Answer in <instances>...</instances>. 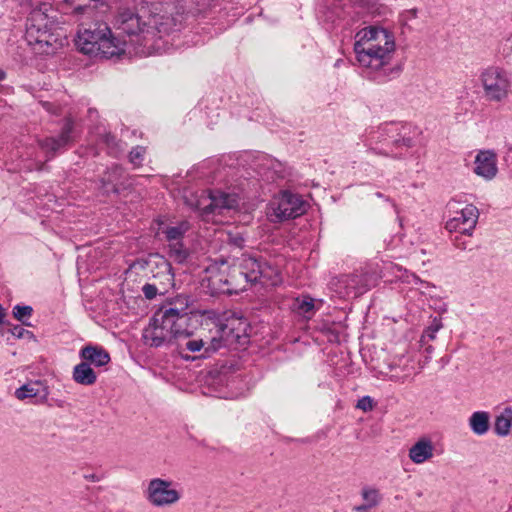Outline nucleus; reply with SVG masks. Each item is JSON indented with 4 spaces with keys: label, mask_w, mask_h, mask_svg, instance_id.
Masks as SVG:
<instances>
[{
    "label": "nucleus",
    "mask_w": 512,
    "mask_h": 512,
    "mask_svg": "<svg viewBox=\"0 0 512 512\" xmlns=\"http://www.w3.org/2000/svg\"><path fill=\"white\" fill-rule=\"evenodd\" d=\"M354 52L362 68L380 71L392 61L395 52L394 36L384 28L365 27L355 35Z\"/></svg>",
    "instance_id": "1"
},
{
    "label": "nucleus",
    "mask_w": 512,
    "mask_h": 512,
    "mask_svg": "<svg viewBox=\"0 0 512 512\" xmlns=\"http://www.w3.org/2000/svg\"><path fill=\"white\" fill-rule=\"evenodd\" d=\"M75 45L83 54L111 58L125 52L126 42L113 36L106 23L97 22L89 28L79 29Z\"/></svg>",
    "instance_id": "2"
},
{
    "label": "nucleus",
    "mask_w": 512,
    "mask_h": 512,
    "mask_svg": "<svg viewBox=\"0 0 512 512\" xmlns=\"http://www.w3.org/2000/svg\"><path fill=\"white\" fill-rule=\"evenodd\" d=\"M245 325L237 320H230L227 323H218L211 319H206L202 323V331H209L210 344L207 350L216 352L222 347H229L236 343L243 344L241 340L244 338L240 335V326Z\"/></svg>",
    "instance_id": "3"
},
{
    "label": "nucleus",
    "mask_w": 512,
    "mask_h": 512,
    "mask_svg": "<svg viewBox=\"0 0 512 512\" xmlns=\"http://www.w3.org/2000/svg\"><path fill=\"white\" fill-rule=\"evenodd\" d=\"M188 298L184 295L166 297L162 301V330L173 337L184 334L187 326Z\"/></svg>",
    "instance_id": "4"
},
{
    "label": "nucleus",
    "mask_w": 512,
    "mask_h": 512,
    "mask_svg": "<svg viewBox=\"0 0 512 512\" xmlns=\"http://www.w3.org/2000/svg\"><path fill=\"white\" fill-rule=\"evenodd\" d=\"M480 81L486 100L501 102L508 96L510 77L505 69L498 66H490L481 72Z\"/></svg>",
    "instance_id": "5"
},
{
    "label": "nucleus",
    "mask_w": 512,
    "mask_h": 512,
    "mask_svg": "<svg viewBox=\"0 0 512 512\" xmlns=\"http://www.w3.org/2000/svg\"><path fill=\"white\" fill-rule=\"evenodd\" d=\"M371 277L367 273L356 272L331 279L330 288L341 298L357 297L367 292Z\"/></svg>",
    "instance_id": "6"
},
{
    "label": "nucleus",
    "mask_w": 512,
    "mask_h": 512,
    "mask_svg": "<svg viewBox=\"0 0 512 512\" xmlns=\"http://www.w3.org/2000/svg\"><path fill=\"white\" fill-rule=\"evenodd\" d=\"M210 203L203 207L198 206L200 215L206 221L218 222L216 216L224 215L239 209V198L235 193L215 191L209 195Z\"/></svg>",
    "instance_id": "7"
},
{
    "label": "nucleus",
    "mask_w": 512,
    "mask_h": 512,
    "mask_svg": "<svg viewBox=\"0 0 512 512\" xmlns=\"http://www.w3.org/2000/svg\"><path fill=\"white\" fill-rule=\"evenodd\" d=\"M190 230L188 221H181L174 225L167 226L163 231L167 242V254L170 259L177 263H183L189 251L184 243L185 234Z\"/></svg>",
    "instance_id": "8"
},
{
    "label": "nucleus",
    "mask_w": 512,
    "mask_h": 512,
    "mask_svg": "<svg viewBox=\"0 0 512 512\" xmlns=\"http://www.w3.org/2000/svg\"><path fill=\"white\" fill-rule=\"evenodd\" d=\"M115 25L118 30L128 35H133L138 32H141L142 40L144 41V47L148 48L147 54L150 55L156 52L155 47L152 44H149V42L153 38L149 36H154V33L151 32L147 27L145 29L144 26H141L140 17L137 14H135L132 10L124 9L119 11L116 17Z\"/></svg>",
    "instance_id": "9"
},
{
    "label": "nucleus",
    "mask_w": 512,
    "mask_h": 512,
    "mask_svg": "<svg viewBox=\"0 0 512 512\" xmlns=\"http://www.w3.org/2000/svg\"><path fill=\"white\" fill-rule=\"evenodd\" d=\"M244 267L249 270L251 283H261L264 286H276L281 282L278 269L266 262H260L255 257H244Z\"/></svg>",
    "instance_id": "10"
},
{
    "label": "nucleus",
    "mask_w": 512,
    "mask_h": 512,
    "mask_svg": "<svg viewBox=\"0 0 512 512\" xmlns=\"http://www.w3.org/2000/svg\"><path fill=\"white\" fill-rule=\"evenodd\" d=\"M56 13L53 8L46 3L34 8L27 19L26 38H32L35 35L49 30L55 26Z\"/></svg>",
    "instance_id": "11"
},
{
    "label": "nucleus",
    "mask_w": 512,
    "mask_h": 512,
    "mask_svg": "<svg viewBox=\"0 0 512 512\" xmlns=\"http://www.w3.org/2000/svg\"><path fill=\"white\" fill-rule=\"evenodd\" d=\"M453 216L446 222V229L450 232L471 234L478 220V209L473 205H466L461 209H455Z\"/></svg>",
    "instance_id": "12"
},
{
    "label": "nucleus",
    "mask_w": 512,
    "mask_h": 512,
    "mask_svg": "<svg viewBox=\"0 0 512 512\" xmlns=\"http://www.w3.org/2000/svg\"><path fill=\"white\" fill-rule=\"evenodd\" d=\"M27 40L37 53L49 55L54 54L64 45L65 38L53 27Z\"/></svg>",
    "instance_id": "13"
},
{
    "label": "nucleus",
    "mask_w": 512,
    "mask_h": 512,
    "mask_svg": "<svg viewBox=\"0 0 512 512\" xmlns=\"http://www.w3.org/2000/svg\"><path fill=\"white\" fill-rule=\"evenodd\" d=\"M273 210L279 220L296 218L305 212V202L298 195L284 192L277 200Z\"/></svg>",
    "instance_id": "14"
},
{
    "label": "nucleus",
    "mask_w": 512,
    "mask_h": 512,
    "mask_svg": "<svg viewBox=\"0 0 512 512\" xmlns=\"http://www.w3.org/2000/svg\"><path fill=\"white\" fill-rule=\"evenodd\" d=\"M435 447L428 437L419 438L409 449V459L414 464H423L434 457Z\"/></svg>",
    "instance_id": "15"
},
{
    "label": "nucleus",
    "mask_w": 512,
    "mask_h": 512,
    "mask_svg": "<svg viewBox=\"0 0 512 512\" xmlns=\"http://www.w3.org/2000/svg\"><path fill=\"white\" fill-rule=\"evenodd\" d=\"M73 129V123L71 120H67L65 125L62 128L61 134L59 137H48L44 140L39 141V146L46 152L50 153L51 156L65 147L71 141V132Z\"/></svg>",
    "instance_id": "16"
},
{
    "label": "nucleus",
    "mask_w": 512,
    "mask_h": 512,
    "mask_svg": "<svg viewBox=\"0 0 512 512\" xmlns=\"http://www.w3.org/2000/svg\"><path fill=\"white\" fill-rule=\"evenodd\" d=\"M474 172L485 179H492L497 173L496 155L492 151H480L475 158Z\"/></svg>",
    "instance_id": "17"
},
{
    "label": "nucleus",
    "mask_w": 512,
    "mask_h": 512,
    "mask_svg": "<svg viewBox=\"0 0 512 512\" xmlns=\"http://www.w3.org/2000/svg\"><path fill=\"white\" fill-rule=\"evenodd\" d=\"M80 358L88 363L90 366L95 367L106 366L111 358L106 349L99 345L88 344L84 346L79 352Z\"/></svg>",
    "instance_id": "18"
},
{
    "label": "nucleus",
    "mask_w": 512,
    "mask_h": 512,
    "mask_svg": "<svg viewBox=\"0 0 512 512\" xmlns=\"http://www.w3.org/2000/svg\"><path fill=\"white\" fill-rule=\"evenodd\" d=\"M48 394L47 386L40 381L29 382L15 391V397L19 400L35 397L44 401L47 399Z\"/></svg>",
    "instance_id": "19"
},
{
    "label": "nucleus",
    "mask_w": 512,
    "mask_h": 512,
    "mask_svg": "<svg viewBox=\"0 0 512 512\" xmlns=\"http://www.w3.org/2000/svg\"><path fill=\"white\" fill-rule=\"evenodd\" d=\"M123 169L117 165L111 167L102 178V188L106 193L119 191L120 186L124 184L122 181Z\"/></svg>",
    "instance_id": "20"
},
{
    "label": "nucleus",
    "mask_w": 512,
    "mask_h": 512,
    "mask_svg": "<svg viewBox=\"0 0 512 512\" xmlns=\"http://www.w3.org/2000/svg\"><path fill=\"white\" fill-rule=\"evenodd\" d=\"M72 377L76 383L84 386L93 385L97 381V375L95 371L88 363L84 362L83 360L73 368Z\"/></svg>",
    "instance_id": "21"
},
{
    "label": "nucleus",
    "mask_w": 512,
    "mask_h": 512,
    "mask_svg": "<svg viewBox=\"0 0 512 512\" xmlns=\"http://www.w3.org/2000/svg\"><path fill=\"white\" fill-rule=\"evenodd\" d=\"M182 497V490L179 484L162 480L161 482V503L162 506L176 504Z\"/></svg>",
    "instance_id": "22"
},
{
    "label": "nucleus",
    "mask_w": 512,
    "mask_h": 512,
    "mask_svg": "<svg viewBox=\"0 0 512 512\" xmlns=\"http://www.w3.org/2000/svg\"><path fill=\"white\" fill-rule=\"evenodd\" d=\"M249 270L244 267V258L240 263V267L238 269H233L226 283L232 286L236 291L237 290H245L246 284L251 283L250 278L248 277Z\"/></svg>",
    "instance_id": "23"
},
{
    "label": "nucleus",
    "mask_w": 512,
    "mask_h": 512,
    "mask_svg": "<svg viewBox=\"0 0 512 512\" xmlns=\"http://www.w3.org/2000/svg\"><path fill=\"white\" fill-rule=\"evenodd\" d=\"M157 315L158 311L154 313V316L150 319L148 326L143 330L142 335L144 343L151 347L160 346V332Z\"/></svg>",
    "instance_id": "24"
},
{
    "label": "nucleus",
    "mask_w": 512,
    "mask_h": 512,
    "mask_svg": "<svg viewBox=\"0 0 512 512\" xmlns=\"http://www.w3.org/2000/svg\"><path fill=\"white\" fill-rule=\"evenodd\" d=\"M512 426V408L506 407L495 419L494 431L498 436H507Z\"/></svg>",
    "instance_id": "25"
},
{
    "label": "nucleus",
    "mask_w": 512,
    "mask_h": 512,
    "mask_svg": "<svg viewBox=\"0 0 512 512\" xmlns=\"http://www.w3.org/2000/svg\"><path fill=\"white\" fill-rule=\"evenodd\" d=\"M469 425L475 434H485L489 430V414L484 411L474 412L469 419Z\"/></svg>",
    "instance_id": "26"
},
{
    "label": "nucleus",
    "mask_w": 512,
    "mask_h": 512,
    "mask_svg": "<svg viewBox=\"0 0 512 512\" xmlns=\"http://www.w3.org/2000/svg\"><path fill=\"white\" fill-rule=\"evenodd\" d=\"M209 344V331H203L199 339H190L186 342L185 346L191 352H199L203 349V356L208 357L213 353L207 350V346H209Z\"/></svg>",
    "instance_id": "27"
},
{
    "label": "nucleus",
    "mask_w": 512,
    "mask_h": 512,
    "mask_svg": "<svg viewBox=\"0 0 512 512\" xmlns=\"http://www.w3.org/2000/svg\"><path fill=\"white\" fill-rule=\"evenodd\" d=\"M361 496L364 500V503L371 508H376L382 501V496L379 490L376 488H363L361 491Z\"/></svg>",
    "instance_id": "28"
},
{
    "label": "nucleus",
    "mask_w": 512,
    "mask_h": 512,
    "mask_svg": "<svg viewBox=\"0 0 512 512\" xmlns=\"http://www.w3.org/2000/svg\"><path fill=\"white\" fill-rule=\"evenodd\" d=\"M146 499L155 506H160V478H155L149 482L145 490Z\"/></svg>",
    "instance_id": "29"
},
{
    "label": "nucleus",
    "mask_w": 512,
    "mask_h": 512,
    "mask_svg": "<svg viewBox=\"0 0 512 512\" xmlns=\"http://www.w3.org/2000/svg\"><path fill=\"white\" fill-rule=\"evenodd\" d=\"M294 309L301 315L310 317L314 311V300L311 297L303 296L297 298L294 303Z\"/></svg>",
    "instance_id": "30"
},
{
    "label": "nucleus",
    "mask_w": 512,
    "mask_h": 512,
    "mask_svg": "<svg viewBox=\"0 0 512 512\" xmlns=\"http://www.w3.org/2000/svg\"><path fill=\"white\" fill-rule=\"evenodd\" d=\"M145 4L146 7H143V9H145L143 10V13H146L147 10V12L149 13V20L148 22H144L143 26L147 27L149 30H152L151 32L155 34V31H158L160 25V18L158 17V13L156 12L157 7L155 8V10H153L152 7L150 8V5L153 6L154 3L146 1Z\"/></svg>",
    "instance_id": "31"
},
{
    "label": "nucleus",
    "mask_w": 512,
    "mask_h": 512,
    "mask_svg": "<svg viewBox=\"0 0 512 512\" xmlns=\"http://www.w3.org/2000/svg\"><path fill=\"white\" fill-rule=\"evenodd\" d=\"M184 12V7L183 6H177L176 7V12L175 14L174 13H171V17H165V21H162V26H165V30L168 32V31H171L173 30L174 28L180 26L181 22H182V13Z\"/></svg>",
    "instance_id": "32"
},
{
    "label": "nucleus",
    "mask_w": 512,
    "mask_h": 512,
    "mask_svg": "<svg viewBox=\"0 0 512 512\" xmlns=\"http://www.w3.org/2000/svg\"><path fill=\"white\" fill-rule=\"evenodd\" d=\"M31 314H32V308L30 306L16 305L13 308L14 317L21 322H24V319L29 318L31 316Z\"/></svg>",
    "instance_id": "33"
},
{
    "label": "nucleus",
    "mask_w": 512,
    "mask_h": 512,
    "mask_svg": "<svg viewBox=\"0 0 512 512\" xmlns=\"http://www.w3.org/2000/svg\"><path fill=\"white\" fill-rule=\"evenodd\" d=\"M443 327L441 319L434 318L432 323L425 330L424 336H427L430 340L436 338L437 332Z\"/></svg>",
    "instance_id": "34"
},
{
    "label": "nucleus",
    "mask_w": 512,
    "mask_h": 512,
    "mask_svg": "<svg viewBox=\"0 0 512 512\" xmlns=\"http://www.w3.org/2000/svg\"><path fill=\"white\" fill-rule=\"evenodd\" d=\"M144 153H145V148H143L141 146H137V147L133 148L129 154L130 162L132 164H134L135 166L140 165L143 160Z\"/></svg>",
    "instance_id": "35"
},
{
    "label": "nucleus",
    "mask_w": 512,
    "mask_h": 512,
    "mask_svg": "<svg viewBox=\"0 0 512 512\" xmlns=\"http://www.w3.org/2000/svg\"><path fill=\"white\" fill-rule=\"evenodd\" d=\"M227 242L238 248H242L244 244V238L240 233H228Z\"/></svg>",
    "instance_id": "36"
},
{
    "label": "nucleus",
    "mask_w": 512,
    "mask_h": 512,
    "mask_svg": "<svg viewBox=\"0 0 512 512\" xmlns=\"http://www.w3.org/2000/svg\"><path fill=\"white\" fill-rule=\"evenodd\" d=\"M356 407L364 412L371 411L373 409V401L369 396H364L358 400Z\"/></svg>",
    "instance_id": "37"
},
{
    "label": "nucleus",
    "mask_w": 512,
    "mask_h": 512,
    "mask_svg": "<svg viewBox=\"0 0 512 512\" xmlns=\"http://www.w3.org/2000/svg\"><path fill=\"white\" fill-rule=\"evenodd\" d=\"M143 293L147 299H153L157 295V287L152 284H146L143 286Z\"/></svg>",
    "instance_id": "38"
},
{
    "label": "nucleus",
    "mask_w": 512,
    "mask_h": 512,
    "mask_svg": "<svg viewBox=\"0 0 512 512\" xmlns=\"http://www.w3.org/2000/svg\"><path fill=\"white\" fill-rule=\"evenodd\" d=\"M96 8V5H94L93 7L91 5H78L77 7L74 8L73 10V13L74 14H91L93 12V10Z\"/></svg>",
    "instance_id": "39"
},
{
    "label": "nucleus",
    "mask_w": 512,
    "mask_h": 512,
    "mask_svg": "<svg viewBox=\"0 0 512 512\" xmlns=\"http://www.w3.org/2000/svg\"><path fill=\"white\" fill-rule=\"evenodd\" d=\"M11 333L17 338H22L25 334H30L29 331L25 330L22 326L19 325L13 327Z\"/></svg>",
    "instance_id": "40"
},
{
    "label": "nucleus",
    "mask_w": 512,
    "mask_h": 512,
    "mask_svg": "<svg viewBox=\"0 0 512 512\" xmlns=\"http://www.w3.org/2000/svg\"><path fill=\"white\" fill-rule=\"evenodd\" d=\"M372 508L368 507L367 504L363 503L361 505L355 506L353 511L355 512H369Z\"/></svg>",
    "instance_id": "41"
},
{
    "label": "nucleus",
    "mask_w": 512,
    "mask_h": 512,
    "mask_svg": "<svg viewBox=\"0 0 512 512\" xmlns=\"http://www.w3.org/2000/svg\"><path fill=\"white\" fill-rule=\"evenodd\" d=\"M166 267H167V270H168L167 275H166L167 281L171 282V285L174 287L175 286V283L173 282L174 275L171 273V265H170V263H166Z\"/></svg>",
    "instance_id": "42"
},
{
    "label": "nucleus",
    "mask_w": 512,
    "mask_h": 512,
    "mask_svg": "<svg viewBox=\"0 0 512 512\" xmlns=\"http://www.w3.org/2000/svg\"><path fill=\"white\" fill-rule=\"evenodd\" d=\"M84 479L87 481H90V482H99L100 481V477L97 476L96 474H86V475H84Z\"/></svg>",
    "instance_id": "43"
},
{
    "label": "nucleus",
    "mask_w": 512,
    "mask_h": 512,
    "mask_svg": "<svg viewBox=\"0 0 512 512\" xmlns=\"http://www.w3.org/2000/svg\"><path fill=\"white\" fill-rule=\"evenodd\" d=\"M5 315H6L5 310L0 305V325L4 322Z\"/></svg>",
    "instance_id": "44"
},
{
    "label": "nucleus",
    "mask_w": 512,
    "mask_h": 512,
    "mask_svg": "<svg viewBox=\"0 0 512 512\" xmlns=\"http://www.w3.org/2000/svg\"><path fill=\"white\" fill-rule=\"evenodd\" d=\"M113 141H114V137L113 136L108 135L106 137V142H107L108 145L110 144V142H113Z\"/></svg>",
    "instance_id": "45"
},
{
    "label": "nucleus",
    "mask_w": 512,
    "mask_h": 512,
    "mask_svg": "<svg viewBox=\"0 0 512 512\" xmlns=\"http://www.w3.org/2000/svg\"><path fill=\"white\" fill-rule=\"evenodd\" d=\"M5 77H6V73L3 70L0 69V81L4 80Z\"/></svg>",
    "instance_id": "46"
},
{
    "label": "nucleus",
    "mask_w": 512,
    "mask_h": 512,
    "mask_svg": "<svg viewBox=\"0 0 512 512\" xmlns=\"http://www.w3.org/2000/svg\"><path fill=\"white\" fill-rule=\"evenodd\" d=\"M405 145L411 146V139L404 140Z\"/></svg>",
    "instance_id": "47"
},
{
    "label": "nucleus",
    "mask_w": 512,
    "mask_h": 512,
    "mask_svg": "<svg viewBox=\"0 0 512 512\" xmlns=\"http://www.w3.org/2000/svg\"><path fill=\"white\" fill-rule=\"evenodd\" d=\"M170 4L168 2H165V12L167 13L168 12V8H169Z\"/></svg>",
    "instance_id": "48"
}]
</instances>
